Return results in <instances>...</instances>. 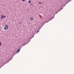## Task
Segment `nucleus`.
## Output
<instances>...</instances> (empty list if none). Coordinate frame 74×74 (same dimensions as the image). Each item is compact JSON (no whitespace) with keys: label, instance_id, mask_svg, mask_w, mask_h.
<instances>
[{"label":"nucleus","instance_id":"nucleus-1","mask_svg":"<svg viewBox=\"0 0 74 74\" xmlns=\"http://www.w3.org/2000/svg\"><path fill=\"white\" fill-rule=\"evenodd\" d=\"M8 25H6L4 27V29L5 30H8Z\"/></svg>","mask_w":74,"mask_h":74},{"label":"nucleus","instance_id":"nucleus-2","mask_svg":"<svg viewBox=\"0 0 74 74\" xmlns=\"http://www.w3.org/2000/svg\"><path fill=\"white\" fill-rule=\"evenodd\" d=\"M6 17V16H4V15H3V14H2L1 15V19H3V18H5Z\"/></svg>","mask_w":74,"mask_h":74},{"label":"nucleus","instance_id":"nucleus-3","mask_svg":"<svg viewBox=\"0 0 74 74\" xmlns=\"http://www.w3.org/2000/svg\"><path fill=\"white\" fill-rule=\"evenodd\" d=\"M49 18V16H46L45 21H48V19Z\"/></svg>","mask_w":74,"mask_h":74},{"label":"nucleus","instance_id":"nucleus-4","mask_svg":"<svg viewBox=\"0 0 74 74\" xmlns=\"http://www.w3.org/2000/svg\"><path fill=\"white\" fill-rule=\"evenodd\" d=\"M34 19V18H33V17H31L30 18V20H31V21H33Z\"/></svg>","mask_w":74,"mask_h":74},{"label":"nucleus","instance_id":"nucleus-5","mask_svg":"<svg viewBox=\"0 0 74 74\" xmlns=\"http://www.w3.org/2000/svg\"><path fill=\"white\" fill-rule=\"evenodd\" d=\"M20 49H18L17 50V53H18V52H19V51H20Z\"/></svg>","mask_w":74,"mask_h":74},{"label":"nucleus","instance_id":"nucleus-6","mask_svg":"<svg viewBox=\"0 0 74 74\" xmlns=\"http://www.w3.org/2000/svg\"><path fill=\"white\" fill-rule=\"evenodd\" d=\"M1 45H2V43H1V42L0 41V47H1Z\"/></svg>","mask_w":74,"mask_h":74},{"label":"nucleus","instance_id":"nucleus-7","mask_svg":"<svg viewBox=\"0 0 74 74\" xmlns=\"http://www.w3.org/2000/svg\"><path fill=\"white\" fill-rule=\"evenodd\" d=\"M31 2H32V1H30V0L28 1L29 3H31Z\"/></svg>","mask_w":74,"mask_h":74},{"label":"nucleus","instance_id":"nucleus-8","mask_svg":"<svg viewBox=\"0 0 74 74\" xmlns=\"http://www.w3.org/2000/svg\"><path fill=\"white\" fill-rule=\"evenodd\" d=\"M22 1H25V0H21Z\"/></svg>","mask_w":74,"mask_h":74},{"label":"nucleus","instance_id":"nucleus-9","mask_svg":"<svg viewBox=\"0 0 74 74\" xmlns=\"http://www.w3.org/2000/svg\"><path fill=\"white\" fill-rule=\"evenodd\" d=\"M22 41V42H23H23H24V41Z\"/></svg>","mask_w":74,"mask_h":74},{"label":"nucleus","instance_id":"nucleus-10","mask_svg":"<svg viewBox=\"0 0 74 74\" xmlns=\"http://www.w3.org/2000/svg\"><path fill=\"white\" fill-rule=\"evenodd\" d=\"M39 4H41V2H40L39 3Z\"/></svg>","mask_w":74,"mask_h":74},{"label":"nucleus","instance_id":"nucleus-11","mask_svg":"<svg viewBox=\"0 0 74 74\" xmlns=\"http://www.w3.org/2000/svg\"><path fill=\"white\" fill-rule=\"evenodd\" d=\"M31 5H33V4H32H32H31Z\"/></svg>","mask_w":74,"mask_h":74},{"label":"nucleus","instance_id":"nucleus-12","mask_svg":"<svg viewBox=\"0 0 74 74\" xmlns=\"http://www.w3.org/2000/svg\"><path fill=\"white\" fill-rule=\"evenodd\" d=\"M0 12H1V11H0Z\"/></svg>","mask_w":74,"mask_h":74},{"label":"nucleus","instance_id":"nucleus-13","mask_svg":"<svg viewBox=\"0 0 74 74\" xmlns=\"http://www.w3.org/2000/svg\"><path fill=\"white\" fill-rule=\"evenodd\" d=\"M20 24H21V23H20Z\"/></svg>","mask_w":74,"mask_h":74}]
</instances>
